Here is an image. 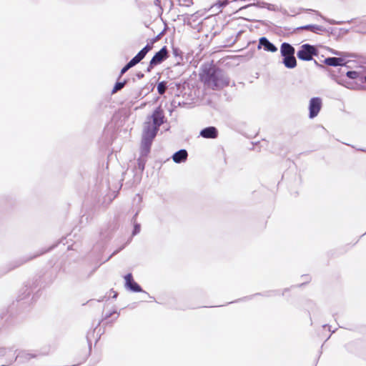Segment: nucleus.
I'll return each instance as SVG.
<instances>
[{
  "instance_id": "nucleus-1",
  "label": "nucleus",
  "mask_w": 366,
  "mask_h": 366,
  "mask_svg": "<svg viewBox=\"0 0 366 366\" xmlns=\"http://www.w3.org/2000/svg\"><path fill=\"white\" fill-rule=\"evenodd\" d=\"M150 119L152 123L149 121L145 122L142 137L153 139L159 130V127L164 123V115L160 107L157 108Z\"/></svg>"
},
{
  "instance_id": "nucleus-2",
  "label": "nucleus",
  "mask_w": 366,
  "mask_h": 366,
  "mask_svg": "<svg viewBox=\"0 0 366 366\" xmlns=\"http://www.w3.org/2000/svg\"><path fill=\"white\" fill-rule=\"evenodd\" d=\"M205 84L212 89H219L229 85V81L221 71H209L204 79Z\"/></svg>"
},
{
  "instance_id": "nucleus-3",
  "label": "nucleus",
  "mask_w": 366,
  "mask_h": 366,
  "mask_svg": "<svg viewBox=\"0 0 366 366\" xmlns=\"http://www.w3.org/2000/svg\"><path fill=\"white\" fill-rule=\"evenodd\" d=\"M152 49V43L147 44L139 53L133 57L121 70V75L126 73L129 69L139 63Z\"/></svg>"
},
{
  "instance_id": "nucleus-4",
  "label": "nucleus",
  "mask_w": 366,
  "mask_h": 366,
  "mask_svg": "<svg viewBox=\"0 0 366 366\" xmlns=\"http://www.w3.org/2000/svg\"><path fill=\"white\" fill-rule=\"evenodd\" d=\"M317 51L316 48L309 44H305L300 46V50L297 53V57L303 61H310L313 56L317 55Z\"/></svg>"
},
{
  "instance_id": "nucleus-5",
  "label": "nucleus",
  "mask_w": 366,
  "mask_h": 366,
  "mask_svg": "<svg viewBox=\"0 0 366 366\" xmlns=\"http://www.w3.org/2000/svg\"><path fill=\"white\" fill-rule=\"evenodd\" d=\"M167 49L166 46L162 47L158 52H157L152 59H151L149 62V67L147 69L148 71H150V70L156 65L162 63L164 60H165L168 55H167Z\"/></svg>"
},
{
  "instance_id": "nucleus-6",
  "label": "nucleus",
  "mask_w": 366,
  "mask_h": 366,
  "mask_svg": "<svg viewBox=\"0 0 366 366\" xmlns=\"http://www.w3.org/2000/svg\"><path fill=\"white\" fill-rule=\"evenodd\" d=\"M322 105V99L320 97H312L309 103V117L313 119L316 117Z\"/></svg>"
},
{
  "instance_id": "nucleus-7",
  "label": "nucleus",
  "mask_w": 366,
  "mask_h": 366,
  "mask_svg": "<svg viewBox=\"0 0 366 366\" xmlns=\"http://www.w3.org/2000/svg\"><path fill=\"white\" fill-rule=\"evenodd\" d=\"M124 280L127 289L135 292H142L141 287L133 280L132 274L125 275Z\"/></svg>"
},
{
  "instance_id": "nucleus-8",
  "label": "nucleus",
  "mask_w": 366,
  "mask_h": 366,
  "mask_svg": "<svg viewBox=\"0 0 366 366\" xmlns=\"http://www.w3.org/2000/svg\"><path fill=\"white\" fill-rule=\"evenodd\" d=\"M263 47L265 51L275 52L277 48L271 43L266 37H261L259 40L258 49Z\"/></svg>"
},
{
  "instance_id": "nucleus-9",
  "label": "nucleus",
  "mask_w": 366,
  "mask_h": 366,
  "mask_svg": "<svg viewBox=\"0 0 366 366\" xmlns=\"http://www.w3.org/2000/svg\"><path fill=\"white\" fill-rule=\"evenodd\" d=\"M217 134V129L214 127H206L200 132V135L206 139H214Z\"/></svg>"
},
{
  "instance_id": "nucleus-10",
  "label": "nucleus",
  "mask_w": 366,
  "mask_h": 366,
  "mask_svg": "<svg viewBox=\"0 0 366 366\" xmlns=\"http://www.w3.org/2000/svg\"><path fill=\"white\" fill-rule=\"evenodd\" d=\"M295 49L289 43L283 42L280 46V54L282 56L295 55Z\"/></svg>"
},
{
  "instance_id": "nucleus-11",
  "label": "nucleus",
  "mask_w": 366,
  "mask_h": 366,
  "mask_svg": "<svg viewBox=\"0 0 366 366\" xmlns=\"http://www.w3.org/2000/svg\"><path fill=\"white\" fill-rule=\"evenodd\" d=\"M188 154L185 149H180L175 152L172 156V159L175 163H182L187 160Z\"/></svg>"
},
{
  "instance_id": "nucleus-12",
  "label": "nucleus",
  "mask_w": 366,
  "mask_h": 366,
  "mask_svg": "<svg viewBox=\"0 0 366 366\" xmlns=\"http://www.w3.org/2000/svg\"><path fill=\"white\" fill-rule=\"evenodd\" d=\"M282 64L287 69H293L297 66V60L295 55L282 56Z\"/></svg>"
},
{
  "instance_id": "nucleus-13",
  "label": "nucleus",
  "mask_w": 366,
  "mask_h": 366,
  "mask_svg": "<svg viewBox=\"0 0 366 366\" xmlns=\"http://www.w3.org/2000/svg\"><path fill=\"white\" fill-rule=\"evenodd\" d=\"M325 64L328 66H337L345 64L344 59L337 57H328L324 61Z\"/></svg>"
},
{
  "instance_id": "nucleus-14",
  "label": "nucleus",
  "mask_w": 366,
  "mask_h": 366,
  "mask_svg": "<svg viewBox=\"0 0 366 366\" xmlns=\"http://www.w3.org/2000/svg\"><path fill=\"white\" fill-rule=\"evenodd\" d=\"M298 29L309 30L316 34H318L319 32L324 31V28L322 26L315 24H308L306 26H303L299 27Z\"/></svg>"
},
{
  "instance_id": "nucleus-15",
  "label": "nucleus",
  "mask_w": 366,
  "mask_h": 366,
  "mask_svg": "<svg viewBox=\"0 0 366 366\" xmlns=\"http://www.w3.org/2000/svg\"><path fill=\"white\" fill-rule=\"evenodd\" d=\"M33 257L26 258V259H16L11 263H9V268L7 269V271H10L11 269H14L22 265L23 264H24L25 262H26L27 261H29V259H31Z\"/></svg>"
},
{
  "instance_id": "nucleus-16",
  "label": "nucleus",
  "mask_w": 366,
  "mask_h": 366,
  "mask_svg": "<svg viewBox=\"0 0 366 366\" xmlns=\"http://www.w3.org/2000/svg\"><path fill=\"white\" fill-rule=\"evenodd\" d=\"M34 357H35V355L24 351V352H19L16 355V359L19 360V361L23 362H24L26 360H29L31 358Z\"/></svg>"
},
{
  "instance_id": "nucleus-17",
  "label": "nucleus",
  "mask_w": 366,
  "mask_h": 366,
  "mask_svg": "<svg viewBox=\"0 0 366 366\" xmlns=\"http://www.w3.org/2000/svg\"><path fill=\"white\" fill-rule=\"evenodd\" d=\"M153 139L144 138L142 137V147L143 150L148 152L149 150Z\"/></svg>"
},
{
  "instance_id": "nucleus-18",
  "label": "nucleus",
  "mask_w": 366,
  "mask_h": 366,
  "mask_svg": "<svg viewBox=\"0 0 366 366\" xmlns=\"http://www.w3.org/2000/svg\"><path fill=\"white\" fill-rule=\"evenodd\" d=\"M167 82L161 81L157 84V91L159 94H164L167 89Z\"/></svg>"
},
{
  "instance_id": "nucleus-19",
  "label": "nucleus",
  "mask_w": 366,
  "mask_h": 366,
  "mask_svg": "<svg viewBox=\"0 0 366 366\" xmlns=\"http://www.w3.org/2000/svg\"><path fill=\"white\" fill-rule=\"evenodd\" d=\"M125 84H126V81H124L122 82H117L112 89V94H114L117 92H118L119 90L122 89L124 86Z\"/></svg>"
},
{
  "instance_id": "nucleus-20",
  "label": "nucleus",
  "mask_w": 366,
  "mask_h": 366,
  "mask_svg": "<svg viewBox=\"0 0 366 366\" xmlns=\"http://www.w3.org/2000/svg\"><path fill=\"white\" fill-rule=\"evenodd\" d=\"M347 76L350 79H357L359 74L355 71H349L347 72Z\"/></svg>"
},
{
  "instance_id": "nucleus-21",
  "label": "nucleus",
  "mask_w": 366,
  "mask_h": 366,
  "mask_svg": "<svg viewBox=\"0 0 366 366\" xmlns=\"http://www.w3.org/2000/svg\"><path fill=\"white\" fill-rule=\"evenodd\" d=\"M140 229H141L140 224H138V223H135L134 222V230H133V232H132V235L134 236V235H136L138 233H139Z\"/></svg>"
},
{
  "instance_id": "nucleus-22",
  "label": "nucleus",
  "mask_w": 366,
  "mask_h": 366,
  "mask_svg": "<svg viewBox=\"0 0 366 366\" xmlns=\"http://www.w3.org/2000/svg\"><path fill=\"white\" fill-rule=\"evenodd\" d=\"M8 350L6 348H0V356H4L6 355Z\"/></svg>"
},
{
  "instance_id": "nucleus-23",
  "label": "nucleus",
  "mask_w": 366,
  "mask_h": 366,
  "mask_svg": "<svg viewBox=\"0 0 366 366\" xmlns=\"http://www.w3.org/2000/svg\"><path fill=\"white\" fill-rule=\"evenodd\" d=\"M254 5H255L254 4H250L242 6V7L239 8V11H242V10H244V9H245L249 7V6H254Z\"/></svg>"
},
{
  "instance_id": "nucleus-24",
  "label": "nucleus",
  "mask_w": 366,
  "mask_h": 366,
  "mask_svg": "<svg viewBox=\"0 0 366 366\" xmlns=\"http://www.w3.org/2000/svg\"><path fill=\"white\" fill-rule=\"evenodd\" d=\"M228 3L229 0H224L221 3L220 6H225L228 4Z\"/></svg>"
},
{
  "instance_id": "nucleus-25",
  "label": "nucleus",
  "mask_w": 366,
  "mask_h": 366,
  "mask_svg": "<svg viewBox=\"0 0 366 366\" xmlns=\"http://www.w3.org/2000/svg\"><path fill=\"white\" fill-rule=\"evenodd\" d=\"M154 4L157 6H160V0H154Z\"/></svg>"
},
{
  "instance_id": "nucleus-26",
  "label": "nucleus",
  "mask_w": 366,
  "mask_h": 366,
  "mask_svg": "<svg viewBox=\"0 0 366 366\" xmlns=\"http://www.w3.org/2000/svg\"><path fill=\"white\" fill-rule=\"evenodd\" d=\"M116 252H113V253H112V254H111V255L107 258V260H109V259H110V257H111L112 255L115 254V253H116Z\"/></svg>"
},
{
  "instance_id": "nucleus-27",
  "label": "nucleus",
  "mask_w": 366,
  "mask_h": 366,
  "mask_svg": "<svg viewBox=\"0 0 366 366\" xmlns=\"http://www.w3.org/2000/svg\"><path fill=\"white\" fill-rule=\"evenodd\" d=\"M138 76H139V77H142V76H143V74H139V75H138Z\"/></svg>"
},
{
  "instance_id": "nucleus-28",
  "label": "nucleus",
  "mask_w": 366,
  "mask_h": 366,
  "mask_svg": "<svg viewBox=\"0 0 366 366\" xmlns=\"http://www.w3.org/2000/svg\"><path fill=\"white\" fill-rule=\"evenodd\" d=\"M334 54H336V55H340V53H338V52H335Z\"/></svg>"
},
{
  "instance_id": "nucleus-29",
  "label": "nucleus",
  "mask_w": 366,
  "mask_h": 366,
  "mask_svg": "<svg viewBox=\"0 0 366 366\" xmlns=\"http://www.w3.org/2000/svg\"><path fill=\"white\" fill-rule=\"evenodd\" d=\"M365 82H366V75L365 76Z\"/></svg>"
}]
</instances>
